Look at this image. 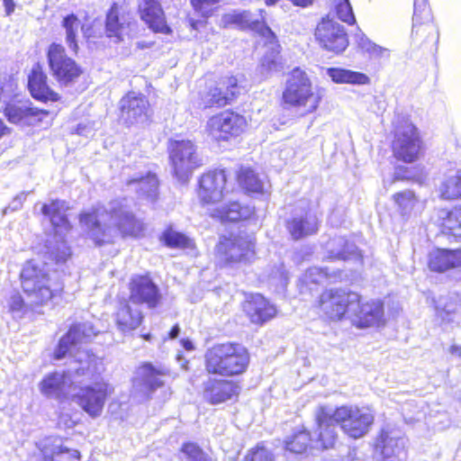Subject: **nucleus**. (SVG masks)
I'll return each instance as SVG.
<instances>
[{"instance_id": "nucleus-6", "label": "nucleus", "mask_w": 461, "mask_h": 461, "mask_svg": "<svg viewBox=\"0 0 461 461\" xmlns=\"http://www.w3.org/2000/svg\"><path fill=\"white\" fill-rule=\"evenodd\" d=\"M216 268H232L250 264L256 258V238L251 234H223L214 248Z\"/></svg>"}, {"instance_id": "nucleus-31", "label": "nucleus", "mask_w": 461, "mask_h": 461, "mask_svg": "<svg viewBox=\"0 0 461 461\" xmlns=\"http://www.w3.org/2000/svg\"><path fill=\"white\" fill-rule=\"evenodd\" d=\"M72 382L68 372L54 371L42 377L39 383V388L41 393L46 397L63 401L68 398V390Z\"/></svg>"}, {"instance_id": "nucleus-37", "label": "nucleus", "mask_w": 461, "mask_h": 461, "mask_svg": "<svg viewBox=\"0 0 461 461\" xmlns=\"http://www.w3.org/2000/svg\"><path fill=\"white\" fill-rule=\"evenodd\" d=\"M84 337V331L80 324L74 323L69 326L67 332L59 339L53 353V358L60 360L71 350L73 346L78 344Z\"/></svg>"}, {"instance_id": "nucleus-25", "label": "nucleus", "mask_w": 461, "mask_h": 461, "mask_svg": "<svg viewBox=\"0 0 461 461\" xmlns=\"http://www.w3.org/2000/svg\"><path fill=\"white\" fill-rule=\"evenodd\" d=\"M427 267L432 273L444 274L461 268V247L434 248L428 253Z\"/></svg>"}, {"instance_id": "nucleus-15", "label": "nucleus", "mask_w": 461, "mask_h": 461, "mask_svg": "<svg viewBox=\"0 0 461 461\" xmlns=\"http://www.w3.org/2000/svg\"><path fill=\"white\" fill-rule=\"evenodd\" d=\"M150 102L144 94L128 91L119 101V121L127 127L149 124L152 122Z\"/></svg>"}, {"instance_id": "nucleus-10", "label": "nucleus", "mask_w": 461, "mask_h": 461, "mask_svg": "<svg viewBox=\"0 0 461 461\" xmlns=\"http://www.w3.org/2000/svg\"><path fill=\"white\" fill-rule=\"evenodd\" d=\"M167 153L173 174L178 178H187L203 165L196 143L189 139H170Z\"/></svg>"}, {"instance_id": "nucleus-40", "label": "nucleus", "mask_w": 461, "mask_h": 461, "mask_svg": "<svg viewBox=\"0 0 461 461\" xmlns=\"http://www.w3.org/2000/svg\"><path fill=\"white\" fill-rule=\"evenodd\" d=\"M159 241L167 248L174 249H193L195 244L185 234L176 231L172 226H167L160 234Z\"/></svg>"}, {"instance_id": "nucleus-18", "label": "nucleus", "mask_w": 461, "mask_h": 461, "mask_svg": "<svg viewBox=\"0 0 461 461\" xmlns=\"http://www.w3.org/2000/svg\"><path fill=\"white\" fill-rule=\"evenodd\" d=\"M320 47L333 55L343 53L349 45L346 29L329 16L322 17L314 29Z\"/></svg>"}, {"instance_id": "nucleus-50", "label": "nucleus", "mask_w": 461, "mask_h": 461, "mask_svg": "<svg viewBox=\"0 0 461 461\" xmlns=\"http://www.w3.org/2000/svg\"><path fill=\"white\" fill-rule=\"evenodd\" d=\"M72 257L71 247L62 241L47 252V258L54 265L59 266L66 264Z\"/></svg>"}, {"instance_id": "nucleus-8", "label": "nucleus", "mask_w": 461, "mask_h": 461, "mask_svg": "<svg viewBox=\"0 0 461 461\" xmlns=\"http://www.w3.org/2000/svg\"><path fill=\"white\" fill-rule=\"evenodd\" d=\"M248 126L244 114L228 108L211 115L206 121L204 131L216 143H224L240 138Z\"/></svg>"}, {"instance_id": "nucleus-55", "label": "nucleus", "mask_w": 461, "mask_h": 461, "mask_svg": "<svg viewBox=\"0 0 461 461\" xmlns=\"http://www.w3.org/2000/svg\"><path fill=\"white\" fill-rule=\"evenodd\" d=\"M26 303L23 296L19 294H15L11 296L8 308L11 312H19L25 309Z\"/></svg>"}, {"instance_id": "nucleus-12", "label": "nucleus", "mask_w": 461, "mask_h": 461, "mask_svg": "<svg viewBox=\"0 0 461 461\" xmlns=\"http://www.w3.org/2000/svg\"><path fill=\"white\" fill-rule=\"evenodd\" d=\"M335 422L348 438L357 439L364 437L375 421L374 414L366 408L356 405H341L333 411Z\"/></svg>"}, {"instance_id": "nucleus-36", "label": "nucleus", "mask_w": 461, "mask_h": 461, "mask_svg": "<svg viewBox=\"0 0 461 461\" xmlns=\"http://www.w3.org/2000/svg\"><path fill=\"white\" fill-rule=\"evenodd\" d=\"M336 245L339 248L337 251L328 252L325 259L328 261H358L363 262L364 256L357 246L346 237H338Z\"/></svg>"}, {"instance_id": "nucleus-61", "label": "nucleus", "mask_w": 461, "mask_h": 461, "mask_svg": "<svg viewBox=\"0 0 461 461\" xmlns=\"http://www.w3.org/2000/svg\"><path fill=\"white\" fill-rule=\"evenodd\" d=\"M10 132L9 128L5 124L2 119H0V139Z\"/></svg>"}, {"instance_id": "nucleus-48", "label": "nucleus", "mask_w": 461, "mask_h": 461, "mask_svg": "<svg viewBox=\"0 0 461 461\" xmlns=\"http://www.w3.org/2000/svg\"><path fill=\"white\" fill-rule=\"evenodd\" d=\"M241 461H276V457L264 442H258L246 451Z\"/></svg>"}, {"instance_id": "nucleus-63", "label": "nucleus", "mask_w": 461, "mask_h": 461, "mask_svg": "<svg viewBox=\"0 0 461 461\" xmlns=\"http://www.w3.org/2000/svg\"><path fill=\"white\" fill-rule=\"evenodd\" d=\"M281 0H264V3L267 6H274Z\"/></svg>"}, {"instance_id": "nucleus-42", "label": "nucleus", "mask_w": 461, "mask_h": 461, "mask_svg": "<svg viewBox=\"0 0 461 461\" xmlns=\"http://www.w3.org/2000/svg\"><path fill=\"white\" fill-rule=\"evenodd\" d=\"M80 19L75 14L71 13L65 15L61 21V26L65 30V41L70 50L77 55L79 51L78 29L81 30Z\"/></svg>"}, {"instance_id": "nucleus-17", "label": "nucleus", "mask_w": 461, "mask_h": 461, "mask_svg": "<svg viewBox=\"0 0 461 461\" xmlns=\"http://www.w3.org/2000/svg\"><path fill=\"white\" fill-rule=\"evenodd\" d=\"M228 172L224 168H212L198 177L196 194L203 206L212 205L226 196Z\"/></svg>"}, {"instance_id": "nucleus-35", "label": "nucleus", "mask_w": 461, "mask_h": 461, "mask_svg": "<svg viewBox=\"0 0 461 461\" xmlns=\"http://www.w3.org/2000/svg\"><path fill=\"white\" fill-rule=\"evenodd\" d=\"M321 222L317 217L294 216L285 222V228L294 240H300L315 235Z\"/></svg>"}, {"instance_id": "nucleus-20", "label": "nucleus", "mask_w": 461, "mask_h": 461, "mask_svg": "<svg viewBox=\"0 0 461 461\" xmlns=\"http://www.w3.org/2000/svg\"><path fill=\"white\" fill-rule=\"evenodd\" d=\"M99 207L81 211L78 215L79 224L86 229V235L95 247L101 248L114 243L113 228L100 220Z\"/></svg>"}, {"instance_id": "nucleus-39", "label": "nucleus", "mask_w": 461, "mask_h": 461, "mask_svg": "<svg viewBox=\"0 0 461 461\" xmlns=\"http://www.w3.org/2000/svg\"><path fill=\"white\" fill-rule=\"evenodd\" d=\"M438 198L445 202L461 199V170L446 176L438 188Z\"/></svg>"}, {"instance_id": "nucleus-33", "label": "nucleus", "mask_w": 461, "mask_h": 461, "mask_svg": "<svg viewBox=\"0 0 461 461\" xmlns=\"http://www.w3.org/2000/svg\"><path fill=\"white\" fill-rule=\"evenodd\" d=\"M234 179L246 195H263L266 193L264 182L252 167L240 166L235 171Z\"/></svg>"}, {"instance_id": "nucleus-64", "label": "nucleus", "mask_w": 461, "mask_h": 461, "mask_svg": "<svg viewBox=\"0 0 461 461\" xmlns=\"http://www.w3.org/2000/svg\"><path fill=\"white\" fill-rule=\"evenodd\" d=\"M189 25L192 29L196 30L198 27V22L195 20L189 21Z\"/></svg>"}, {"instance_id": "nucleus-57", "label": "nucleus", "mask_w": 461, "mask_h": 461, "mask_svg": "<svg viewBox=\"0 0 461 461\" xmlns=\"http://www.w3.org/2000/svg\"><path fill=\"white\" fill-rule=\"evenodd\" d=\"M346 73V68H329L327 74L331 80L336 84H343V78Z\"/></svg>"}, {"instance_id": "nucleus-11", "label": "nucleus", "mask_w": 461, "mask_h": 461, "mask_svg": "<svg viewBox=\"0 0 461 461\" xmlns=\"http://www.w3.org/2000/svg\"><path fill=\"white\" fill-rule=\"evenodd\" d=\"M411 45L415 50L432 51L438 42V35L432 22L430 8L427 0L413 3Z\"/></svg>"}, {"instance_id": "nucleus-29", "label": "nucleus", "mask_w": 461, "mask_h": 461, "mask_svg": "<svg viewBox=\"0 0 461 461\" xmlns=\"http://www.w3.org/2000/svg\"><path fill=\"white\" fill-rule=\"evenodd\" d=\"M68 206L67 202L60 199H51L41 205V212L47 218L55 234L62 231L68 232L73 225L67 215Z\"/></svg>"}, {"instance_id": "nucleus-38", "label": "nucleus", "mask_w": 461, "mask_h": 461, "mask_svg": "<svg viewBox=\"0 0 461 461\" xmlns=\"http://www.w3.org/2000/svg\"><path fill=\"white\" fill-rule=\"evenodd\" d=\"M313 442L311 430L303 427L285 440V448L294 454H304L312 448Z\"/></svg>"}, {"instance_id": "nucleus-3", "label": "nucleus", "mask_w": 461, "mask_h": 461, "mask_svg": "<svg viewBox=\"0 0 461 461\" xmlns=\"http://www.w3.org/2000/svg\"><path fill=\"white\" fill-rule=\"evenodd\" d=\"M18 278L21 289L33 309L54 305L64 297V282L52 280L50 273L34 259L23 264Z\"/></svg>"}, {"instance_id": "nucleus-28", "label": "nucleus", "mask_w": 461, "mask_h": 461, "mask_svg": "<svg viewBox=\"0 0 461 461\" xmlns=\"http://www.w3.org/2000/svg\"><path fill=\"white\" fill-rule=\"evenodd\" d=\"M140 19L154 33L171 34L172 29L167 23L165 12L160 0H143L142 7L139 8Z\"/></svg>"}, {"instance_id": "nucleus-27", "label": "nucleus", "mask_w": 461, "mask_h": 461, "mask_svg": "<svg viewBox=\"0 0 461 461\" xmlns=\"http://www.w3.org/2000/svg\"><path fill=\"white\" fill-rule=\"evenodd\" d=\"M65 438L57 437L52 442L39 447L35 461H82L81 452L65 445Z\"/></svg>"}, {"instance_id": "nucleus-44", "label": "nucleus", "mask_w": 461, "mask_h": 461, "mask_svg": "<svg viewBox=\"0 0 461 461\" xmlns=\"http://www.w3.org/2000/svg\"><path fill=\"white\" fill-rule=\"evenodd\" d=\"M53 116L50 111L34 106L30 103L23 126L32 128H47L51 124Z\"/></svg>"}, {"instance_id": "nucleus-59", "label": "nucleus", "mask_w": 461, "mask_h": 461, "mask_svg": "<svg viewBox=\"0 0 461 461\" xmlns=\"http://www.w3.org/2000/svg\"><path fill=\"white\" fill-rule=\"evenodd\" d=\"M5 11L6 15H10L15 9V4L14 0H3Z\"/></svg>"}, {"instance_id": "nucleus-53", "label": "nucleus", "mask_w": 461, "mask_h": 461, "mask_svg": "<svg viewBox=\"0 0 461 461\" xmlns=\"http://www.w3.org/2000/svg\"><path fill=\"white\" fill-rule=\"evenodd\" d=\"M369 83L370 78L367 75L362 72L346 69V73L343 78V84L368 85Z\"/></svg>"}, {"instance_id": "nucleus-58", "label": "nucleus", "mask_w": 461, "mask_h": 461, "mask_svg": "<svg viewBox=\"0 0 461 461\" xmlns=\"http://www.w3.org/2000/svg\"><path fill=\"white\" fill-rule=\"evenodd\" d=\"M294 6L300 8H307L312 6L315 0H288Z\"/></svg>"}, {"instance_id": "nucleus-16", "label": "nucleus", "mask_w": 461, "mask_h": 461, "mask_svg": "<svg viewBox=\"0 0 461 461\" xmlns=\"http://www.w3.org/2000/svg\"><path fill=\"white\" fill-rule=\"evenodd\" d=\"M113 393V387L100 377L92 384L81 386L72 399L91 418H97L102 414L105 402Z\"/></svg>"}, {"instance_id": "nucleus-1", "label": "nucleus", "mask_w": 461, "mask_h": 461, "mask_svg": "<svg viewBox=\"0 0 461 461\" xmlns=\"http://www.w3.org/2000/svg\"><path fill=\"white\" fill-rule=\"evenodd\" d=\"M250 361L249 349L236 341L217 342L207 348L203 356V365L210 377L201 385L203 402L209 405L237 402L241 386L238 381L227 378L245 375Z\"/></svg>"}, {"instance_id": "nucleus-56", "label": "nucleus", "mask_w": 461, "mask_h": 461, "mask_svg": "<svg viewBox=\"0 0 461 461\" xmlns=\"http://www.w3.org/2000/svg\"><path fill=\"white\" fill-rule=\"evenodd\" d=\"M413 176L411 174L410 169L406 167H399L396 168L393 176H392L390 182L391 184H394L398 181H407L413 179Z\"/></svg>"}, {"instance_id": "nucleus-43", "label": "nucleus", "mask_w": 461, "mask_h": 461, "mask_svg": "<svg viewBox=\"0 0 461 461\" xmlns=\"http://www.w3.org/2000/svg\"><path fill=\"white\" fill-rule=\"evenodd\" d=\"M392 200L402 217H409L419 203L418 196L410 189L396 192Z\"/></svg>"}, {"instance_id": "nucleus-5", "label": "nucleus", "mask_w": 461, "mask_h": 461, "mask_svg": "<svg viewBox=\"0 0 461 461\" xmlns=\"http://www.w3.org/2000/svg\"><path fill=\"white\" fill-rule=\"evenodd\" d=\"M390 149L395 161L403 164H415L423 158L426 146L421 132L409 116L393 122Z\"/></svg>"}, {"instance_id": "nucleus-30", "label": "nucleus", "mask_w": 461, "mask_h": 461, "mask_svg": "<svg viewBox=\"0 0 461 461\" xmlns=\"http://www.w3.org/2000/svg\"><path fill=\"white\" fill-rule=\"evenodd\" d=\"M168 374L166 368L157 367L151 362L146 361L136 367L133 382H138L142 386L144 393L150 397L156 390L164 386L161 377Z\"/></svg>"}, {"instance_id": "nucleus-21", "label": "nucleus", "mask_w": 461, "mask_h": 461, "mask_svg": "<svg viewBox=\"0 0 461 461\" xmlns=\"http://www.w3.org/2000/svg\"><path fill=\"white\" fill-rule=\"evenodd\" d=\"M240 307L249 323L258 327L271 321L278 312L276 306L259 293L248 294Z\"/></svg>"}, {"instance_id": "nucleus-47", "label": "nucleus", "mask_w": 461, "mask_h": 461, "mask_svg": "<svg viewBox=\"0 0 461 461\" xmlns=\"http://www.w3.org/2000/svg\"><path fill=\"white\" fill-rule=\"evenodd\" d=\"M254 20L251 19V14L249 11L233 12L224 14L221 16V23L224 28L236 26L240 30H252V23Z\"/></svg>"}, {"instance_id": "nucleus-19", "label": "nucleus", "mask_w": 461, "mask_h": 461, "mask_svg": "<svg viewBox=\"0 0 461 461\" xmlns=\"http://www.w3.org/2000/svg\"><path fill=\"white\" fill-rule=\"evenodd\" d=\"M128 299L131 303L145 305L148 309L159 307L163 301L160 288L149 273L131 276L128 283Z\"/></svg>"}, {"instance_id": "nucleus-9", "label": "nucleus", "mask_w": 461, "mask_h": 461, "mask_svg": "<svg viewBox=\"0 0 461 461\" xmlns=\"http://www.w3.org/2000/svg\"><path fill=\"white\" fill-rule=\"evenodd\" d=\"M49 69L60 86H68L79 80L84 74L82 66L70 57L65 46L51 42L46 50Z\"/></svg>"}, {"instance_id": "nucleus-2", "label": "nucleus", "mask_w": 461, "mask_h": 461, "mask_svg": "<svg viewBox=\"0 0 461 461\" xmlns=\"http://www.w3.org/2000/svg\"><path fill=\"white\" fill-rule=\"evenodd\" d=\"M312 309L329 322L342 321L351 316L352 325L357 329L379 326L384 322L383 301H365L360 293L345 287L323 289L312 303Z\"/></svg>"}, {"instance_id": "nucleus-60", "label": "nucleus", "mask_w": 461, "mask_h": 461, "mask_svg": "<svg viewBox=\"0 0 461 461\" xmlns=\"http://www.w3.org/2000/svg\"><path fill=\"white\" fill-rule=\"evenodd\" d=\"M180 328L178 324H175L167 333V339H176L179 335Z\"/></svg>"}, {"instance_id": "nucleus-22", "label": "nucleus", "mask_w": 461, "mask_h": 461, "mask_svg": "<svg viewBox=\"0 0 461 461\" xmlns=\"http://www.w3.org/2000/svg\"><path fill=\"white\" fill-rule=\"evenodd\" d=\"M27 89L32 98L40 103H58L61 100V95L52 88L48 74L40 62L33 64L27 75Z\"/></svg>"}, {"instance_id": "nucleus-32", "label": "nucleus", "mask_w": 461, "mask_h": 461, "mask_svg": "<svg viewBox=\"0 0 461 461\" xmlns=\"http://www.w3.org/2000/svg\"><path fill=\"white\" fill-rule=\"evenodd\" d=\"M316 425L318 428L317 443L321 449L333 448L339 438L338 432L333 418V413L330 412L326 408L321 407L316 414Z\"/></svg>"}, {"instance_id": "nucleus-14", "label": "nucleus", "mask_w": 461, "mask_h": 461, "mask_svg": "<svg viewBox=\"0 0 461 461\" xmlns=\"http://www.w3.org/2000/svg\"><path fill=\"white\" fill-rule=\"evenodd\" d=\"M260 19H254L252 32L258 40L255 43L256 48L264 50L262 66L271 70L277 68L282 51V46L276 32L268 25L265 9H259Z\"/></svg>"}, {"instance_id": "nucleus-4", "label": "nucleus", "mask_w": 461, "mask_h": 461, "mask_svg": "<svg viewBox=\"0 0 461 461\" xmlns=\"http://www.w3.org/2000/svg\"><path fill=\"white\" fill-rule=\"evenodd\" d=\"M202 80L203 88L197 95V105L201 110L231 105L244 92L242 76L233 72L211 73L203 76Z\"/></svg>"}, {"instance_id": "nucleus-52", "label": "nucleus", "mask_w": 461, "mask_h": 461, "mask_svg": "<svg viewBox=\"0 0 461 461\" xmlns=\"http://www.w3.org/2000/svg\"><path fill=\"white\" fill-rule=\"evenodd\" d=\"M337 17L343 23L353 25L356 23V18L348 0H341L335 6Z\"/></svg>"}, {"instance_id": "nucleus-7", "label": "nucleus", "mask_w": 461, "mask_h": 461, "mask_svg": "<svg viewBox=\"0 0 461 461\" xmlns=\"http://www.w3.org/2000/svg\"><path fill=\"white\" fill-rule=\"evenodd\" d=\"M321 96L315 93L311 78L301 68H293L285 80L280 98L285 108H302L305 113L315 112L321 103Z\"/></svg>"}, {"instance_id": "nucleus-26", "label": "nucleus", "mask_w": 461, "mask_h": 461, "mask_svg": "<svg viewBox=\"0 0 461 461\" xmlns=\"http://www.w3.org/2000/svg\"><path fill=\"white\" fill-rule=\"evenodd\" d=\"M113 320L117 329L125 333L136 330L144 321L142 311L128 298L118 300Z\"/></svg>"}, {"instance_id": "nucleus-23", "label": "nucleus", "mask_w": 461, "mask_h": 461, "mask_svg": "<svg viewBox=\"0 0 461 461\" xmlns=\"http://www.w3.org/2000/svg\"><path fill=\"white\" fill-rule=\"evenodd\" d=\"M432 223L438 235L453 242H461V203L438 208Z\"/></svg>"}, {"instance_id": "nucleus-41", "label": "nucleus", "mask_w": 461, "mask_h": 461, "mask_svg": "<svg viewBox=\"0 0 461 461\" xmlns=\"http://www.w3.org/2000/svg\"><path fill=\"white\" fill-rule=\"evenodd\" d=\"M30 103L28 99H11L5 103L3 113L9 122L23 126Z\"/></svg>"}, {"instance_id": "nucleus-62", "label": "nucleus", "mask_w": 461, "mask_h": 461, "mask_svg": "<svg viewBox=\"0 0 461 461\" xmlns=\"http://www.w3.org/2000/svg\"><path fill=\"white\" fill-rule=\"evenodd\" d=\"M449 352L453 355H458L461 357V347L458 345H451L448 348Z\"/></svg>"}, {"instance_id": "nucleus-51", "label": "nucleus", "mask_w": 461, "mask_h": 461, "mask_svg": "<svg viewBox=\"0 0 461 461\" xmlns=\"http://www.w3.org/2000/svg\"><path fill=\"white\" fill-rule=\"evenodd\" d=\"M180 452L188 461H212V458L195 442H184L181 445Z\"/></svg>"}, {"instance_id": "nucleus-34", "label": "nucleus", "mask_w": 461, "mask_h": 461, "mask_svg": "<svg viewBox=\"0 0 461 461\" xmlns=\"http://www.w3.org/2000/svg\"><path fill=\"white\" fill-rule=\"evenodd\" d=\"M113 230L123 240H136L144 236L145 224L133 212H122L118 214Z\"/></svg>"}, {"instance_id": "nucleus-24", "label": "nucleus", "mask_w": 461, "mask_h": 461, "mask_svg": "<svg viewBox=\"0 0 461 461\" xmlns=\"http://www.w3.org/2000/svg\"><path fill=\"white\" fill-rule=\"evenodd\" d=\"M209 216L221 223L249 222L257 219V210L253 205L232 200L212 209Z\"/></svg>"}, {"instance_id": "nucleus-45", "label": "nucleus", "mask_w": 461, "mask_h": 461, "mask_svg": "<svg viewBox=\"0 0 461 461\" xmlns=\"http://www.w3.org/2000/svg\"><path fill=\"white\" fill-rule=\"evenodd\" d=\"M139 184V192L146 199L155 202L158 199L159 181L155 173L148 172L145 176L131 180Z\"/></svg>"}, {"instance_id": "nucleus-49", "label": "nucleus", "mask_w": 461, "mask_h": 461, "mask_svg": "<svg viewBox=\"0 0 461 461\" xmlns=\"http://www.w3.org/2000/svg\"><path fill=\"white\" fill-rule=\"evenodd\" d=\"M357 48L359 52L363 55H366L369 59H378L384 52L386 51L384 48H382L370 41L364 33H359L357 40Z\"/></svg>"}, {"instance_id": "nucleus-46", "label": "nucleus", "mask_w": 461, "mask_h": 461, "mask_svg": "<svg viewBox=\"0 0 461 461\" xmlns=\"http://www.w3.org/2000/svg\"><path fill=\"white\" fill-rule=\"evenodd\" d=\"M327 267H310L303 275L300 280V293L305 294L311 290L312 285H319L321 280L334 276Z\"/></svg>"}, {"instance_id": "nucleus-54", "label": "nucleus", "mask_w": 461, "mask_h": 461, "mask_svg": "<svg viewBox=\"0 0 461 461\" xmlns=\"http://www.w3.org/2000/svg\"><path fill=\"white\" fill-rule=\"evenodd\" d=\"M81 31L86 41L95 42L103 37V33L95 27L94 23L82 25Z\"/></svg>"}, {"instance_id": "nucleus-13", "label": "nucleus", "mask_w": 461, "mask_h": 461, "mask_svg": "<svg viewBox=\"0 0 461 461\" xmlns=\"http://www.w3.org/2000/svg\"><path fill=\"white\" fill-rule=\"evenodd\" d=\"M136 24L133 12L123 2H113L104 14V35L114 43L130 37Z\"/></svg>"}]
</instances>
